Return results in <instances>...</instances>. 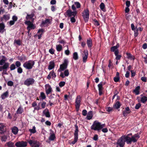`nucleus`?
Segmentation results:
<instances>
[{
	"instance_id": "61",
	"label": "nucleus",
	"mask_w": 147,
	"mask_h": 147,
	"mask_svg": "<svg viewBox=\"0 0 147 147\" xmlns=\"http://www.w3.org/2000/svg\"><path fill=\"white\" fill-rule=\"evenodd\" d=\"M113 108L108 107L106 108V110L108 112H110L112 111L113 110Z\"/></svg>"
},
{
	"instance_id": "38",
	"label": "nucleus",
	"mask_w": 147,
	"mask_h": 147,
	"mask_svg": "<svg viewBox=\"0 0 147 147\" xmlns=\"http://www.w3.org/2000/svg\"><path fill=\"white\" fill-rule=\"evenodd\" d=\"M29 131L32 134H34L36 132V127L34 126L32 127V129H29Z\"/></svg>"
},
{
	"instance_id": "54",
	"label": "nucleus",
	"mask_w": 147,
	"mask_h": 147,
	"mask_svg": "<svg viewBox=\"0 0 147 147\" xmlns=\"http://www.w3.org/2000/svg\"><path fill=\"white\" fill-rule=\"evenodd\" d=\"M118 53H117V54L115 55L116 56L115 59L117 60H119L121 57V56L120 55H118Z\"/></svg>"
},
{
	"instance_id": "64",
	"label": "nucleus",
	"mask_w": 147,
	"mask_h": 147,
	"mask_svg": "<svg viewBox=\"0 0 147 147\" xmlns=\"http://www.w3.org/2000/svg\"><path fill=\"white\" fill-rule=\"evenodd\" d=\"M119 77H116L114 78V80L115 82H117L119 81Z\"/></svg>"
},
{
	"instance_id": "4",
	"label": "nucleus",
	"mask_w": 147,
	"mask_h": 147,
	"mask_svg": "<svg viewBox=\"0 0 147 147\" xmlns=\"http://www.w3.org/2000/svg\"><path fill=\"white\" fill-rule=\"evenodd\" d=\"M68 61L67 59H65L63 63L60 65V67L58 69V71L61 72L64 71L66 69L67 67L68 64Z\"/></svg>"
},
{
	"instance_id": "6",
	"label": "nucleus",
	"mask_w": 147,
	"mask_h": 147,
	"mask_svg": "<svg viewBox=\"0 0 147 147\" xmlns=\"http://www.w3.org/2000/svg\"><path fill=\"white\" fill-rule=\"evenodd\" d=\"M81 97L80 95L78 96L76 99L75 108L76 111L78 112L80 106Z\"/></svg>"
},
{
	"instance_id": "10",
	"label": "nucleus",
	"mask_w": 147,
	"mask_h": 147,
	"mask_svg": "<svg viewBox=\"0 0 147 147\" xmlns=\"http://www.w3.org/2000/svg\"><path fill=\"white\" fill-rule=\"evenodd\" d=\"M27 144L26 141H19L16 142L15 145L17 147H25L27 146Z\"/></svg>"
},
{
	"instance_id": "51",
	"label": "nucleus",
	"mask_w": 147,
	"mask_h": 147,
	"mask_svg": "<svg viewBox=\"0 0 147 147\" xmlns=\"http://www.w3.org/2000/svg\"><path fill=\"white\" fill-rule=\"evenodd\" d=\"M134 36L135 37L137 36L138 34V29H135V30H134Z\"/></svg>"
},
{
	"instance_id": "47",
	"label": "nucleus",
	"mask_w": 147,
	"mask_h": 147,
	"mask_svg": "<svg viewBox=\"0 0 147 147\" xmlns=\"http://www.w3.org/2000/svg\"><path fill=\"white\" fill-rule=\"evenodd\" d=\"M99 90V95H101V82L98 85Z\"/></svg>"
},
{
	"instance_id": "12",
	"label": "nucleus",
	"mask_w": 147,
	"mask_h": 147,
	"mask_svg": "<svg viewBox=\"0 0 147 147\" xmlns=\"http://www.w3.org/2000/svg\"><path fill=\"white\" fill-rule=\"evenodd\" d=\"M46 93L47 95L51 93L52 91V88L49 84H46L45 85Z\"/></svg>"
},
{
	"instance_id": "29",
	"label": "nucleus",
	"mask_w": 147,
	"mask_h": 147,
	"mask_svg": "<svg viewBox=\"0 0 147 147\" xmlns=\"http://www.w3.org/2000/svg\"><path fill=\"white\" fill-rule=\"evenodd\" d=\"M127 55V57L128 59L131 60H134V57L131 55L130 53H126Z\"/></svg>"
},
{
	"instance_id": "30",
	"label": "nucleus",
	"mask_w": 147,
	"mask_h": 147,
	"mask_svg": "<svg viewBox=\"0 0 147 147\" xmlns=\"http://www.w3.org/2000/svg\"><path fill=\"white\" fill-rule=\"evenodd\" d=\"M5 27V25L3 23H0V32L3 33V30Z\"/></svg>"
},
{
	"instance_id": "9",
	"label": "nucleus",
	"mask_w": 147,
	"mask_h": 147,
	"mask_svg": "<svg viewBox=\"0 0 147 147\" xmlns=\"http://www.w3.org/2000/svg\"><path fill=\"white\" fill-rule=\"evenodd\" d=\"M25 24H27L28 26L27 27V29H30L31 30H34L36 28V26L34 25L30 21H26L25 22Z\"/></svg>"
},
{
	"instance_id": "19",
	"label": "nucleus",
	"mask_w": 147,
	"mask_h": 147,
	"mask_svg": "<svg viewBox=\"0 0 147 147\" xmlns=\"http://www.w3.org/2000/svg\"><path fill=\"white\" fill-rule=\"evenodd\" d=\"M5 127L3 124H0V133L3 134L5 131Z\"/></svg>"
},
{
	"instance_id": "40",
	"label": "nucleus",
	"mask_w": 147,
	"mask_h": 147,
	"mask_svg": "<svg viewBox=\"0 0 147 147\" xmlns=\"http://www.w3.org/2000/svg\"><path fill=\"white\" fill-rule=\"evenodd\" d=\"M147 100V97L145 96H143L141 98V101L143 103H145Z\"/></svg>"
},
{
	"instance_id": "48",
	"label": "nucleus",
	"mask_w": 147,
	"mask_h": 147,
	"mask_svg": "<svg viewBox=\"0 0 147 147\" xmlns=\"http://www.w3.org/2000/svg\"><path fill=\"white\" fill-rule=\"evenodd\" d=\"M74 3L77 8H79L80 7L81 5L79 2H76Z\"/></svg>"
},
{
	"instance_id": "60",
	"label": "nucleus",
	"mask_w": 147,
	"mask_h": 147,
	"mask_svg": "<svg viewBox=\"0 0 147 147\" xmlns=\"http://www.w3.org/2000/svg\"><path fill=\"white\" fill-rule=\"evenodd\" d=\"M55 50L53 48H51L49 50V52L51 54H53L54 53Z\"/></svg>"
},
{
	"instance_id": "44",
	"label": "nucleus",
	"mask_w": 147,
	"mask_h": 147,
	"mask_svg": "<svg viewBox=\"0 0 147 147\" xmlns=\"http://www.w3.org/2000/svg\"><path fill=\"white\" fill-rule=\"evenodd\" d=\"M78 137L77 136H74V140L71 142V144H75L77 142Z\"/></svg>"
},
{
	"instance_id": "20",
	"label": "nucleus",
	"mask_w": 147,
	"mask_h": 147,
	"mask_svg": "<svg viewBox=\"0 0 147 147\" xmlns=\"http://www.w3.org/2000/svg\"><path fill=\"white\" fill-rule=\"evenodd\" d=\"M18 59L21 61H24L27 60V59L26 56L24 54H22V56L18 57Z\"/></svg>"
},
{
	"instance_id": "13",
	"label": "nucleus",
	"mask_w": 147,
	"mask_h": 147,
	"mask_svg": "<svg viewBox=\"0 0 147 147\" xmlns=\"http://www.w3.org/2000/svg\"><path fill=\"white\" fill-rule=\"evenodd\" d=\"M88 54V52L87 50H84L83 54H82V60L84 63H85L87 61Z\"/></svg>"
},
{
	"instance_id": "28",
	"label": "nucleus",
	"mask_w": 147,
	"mask_h": 147,
	"mask_svg": "<svg viewBox=\"0 0 147 147\" xmlns=\"http://www.w3.org/2000/svg\"><path fill=\"white\" fill-rule=\"evenodd\" d=\"M75 130L74 133V136H78V132L79 131L78 127L77 124L75 125Z\"/></svg>"
},
{
	"instance_id": "37",
	"label": "nucleus",
	"mask_w": 147,
	"mask_h": 147,
	"mask_svg": "<svg viewBox=\"0 0 147 147\" xmlns=\"http://www.w3.org/2000/svg\"><path fill=\"white\" fill-rule=\"evenodd\" d=\"M4 65L2 66L3 69H6L9 67V64L7 62H6L4 63Z\"/></svg>"
},
{
	"instance_id": "21",
	"label": "nucleus",
	"mask_w": 147,
	"mask_h": 147,
	"mask_svg": "<svg viewBox=\"0 0 147 147\" xmlns=\"http://www.w3.org/2000/svg\"><path fill=\"white\" fill-rule=\"evenodd\" d=\"M130 113V111L129 108V107H127L125 109V110L123 111V114L124 116H126L127 114L129 113Z\"/></svg>"
},
{
	"instance_id": "5",
	"label": "nucleus",
	"mask_w": 147,
	"mask_h": 147,
	"mask_svg": "<svg viewBox=\"0 0 147 147\" xmlns=\"http://www.w3.org/2000/svg\"><path fill=\"white\" fill-rule=\"evenodd\" d=\"M82 16L84 22L86 23L88 21L89 17V13L88 9H87L84 10V12L82 13Z\"/></svg>"
},
{
	"instance_id": "50",
	"label": "nucleus",
	"mask_w": 147,
	"mask_h": 147,
	"mask_svg": "<svg viewBox=\"0 0 147 147\" xmlns=\"http://www.w3.org/2000/svg\"><path fill=\"white\" fill-rule=\"evenodd\" d=\"M15 65L17 67H20L21 65V63L20 62L17 61L16 62Z\"/></svg>"
},
{
	"instance_id": "43",
	"label": "nucleus",
	"mask_w": 147,
	"mask_h": 147,
	"mask_svg": "<svg viewBox=\"0 0 147 147\" xmlns=\"http://www.w3.org/2000/svg\"><path fill=\"white\" fill-rule=\"evenodd\" d=\"M23 111V110L22 109V108L20 107L19 108L17 111V114H21Z\"/></svg>"
},
{
	"instance_id": "59",
	"label": "nucleus",
	"mask_w": 147,
	"mask_h": 147,
	"mask_svg": "<svg viewBox=\"0 0 147 147\" xmlns=\"http://www.w3.org/2000/svg\"><path fill=\"white\" fill-rule=\"evenodd\" d=\"M12 19L15 22L16 21L18 20V17L16 16H13L12 17Z\"/></svg>"
},
{
	"instance_id": "26",
	"label": "nucleus",
	"mask_w": 147,
	"mask_h": 147,
	"mask_svg": "<svg viewBox=\"0 0 147 147\" xmlns=\"http://www.w3.org/2000/svg\"><path fill=\"white\" fill-rule=\"evenodd\" d=\"M18 131V128L16 126L13 127L12 129V132L15 135L17 134Z\"/></svg>"
},
{
	"instance_id": "33",
	"label": "nucleus",
	"mask_w": 147,
	"mask_h": 147,
	"mask_svg": "<svg viewBox=\"0 0 147 147\" xmlns=\"http://www.w3.org/2000/svg\"><path fill=\"white\" fill-rule=\"evenodd\" d=\"M56 49L58 52H60L62 50V47L61 45H57L56 46Z\"/></svg>"
},
{
	"instance_id": "42",
	"label": "nucleus",
	"mask_w": 147,
	"mask_h": 147,
	"mask_svg": "<svg viewBox=\"0 0 147 147\" xmlns=\"http://www.w3.org/2000/svg\"><path fill=\"white\" fill-rule=\"evenodd\" d=\"M50 73L51 75V76H52V78H55L56 77V75L55 73L54 72L53 70L52 71L50 72Z\"/></svg>"
},
{
	"instance_id": "11",
	"label": "nucleus",
	"mask_w": 147,
	"mask_h": 147,
	"mask_svg": "<svg viewBox=\"0 0 147 147\" xmlns=\"http://www.w3.org/2000/svg\"><path fill=\"white\" fill-rule=\"evenodd\" d=\"M77 13L76 11H72L71 10L69 9H68L66 11L67 16L69 17H71L72 16L75 17L76 16Z\"/></svg>"
},
{
	"instance_id": "14",
	"label": "nucleus",
	"mask_w": 147,
	"mask_h": 147,
	"mask_svg": "<svg viewBox=\"0 0 147 147\" xmlns=\"http://www.w3.org/2000/svg\"><path fill=\"white\" fill-rule=\"evenodd\" d=\"M119 47V45L117 44L116 46L112 47L111 49V51L112 52H114L115 55L119 53V52L118 48Z\"/></svg>"
},
{
	"instance_id": "2",
	"label": "nucleus",
	"mask_w": 147,
	"mask_h": 147,
	"mask_svg": "<svg viewBox=\"0 0 147 147\" xmlns=\"http://www.w3.org/2000/svg\"><path fill=\"white\" fill-rule=\"evenodd\" d=\"M34 64V61L29 60L24 63L23 64V66L26 69L30 70L33 68Z\"/></svg>"
},
{
	"instance_id": "17",
	"label": "nucleus",
	"mask_w": 147,
	"mask_h": 147,
	"mask_svg": "<svg viewBox=\"0 0 147 147\" xmlns=\"http://www.w3.org/2000/svg\"><path fill=\"white\" fill-rule=\"evenodd\" d=\"M43 113L45 115V116L47 117H50L51 115L49 111L47 108H46L43 111Z\"/></svg>"
},
{
	"instance_id": "56",
	"label": "nucleus",
	"mask_w": 147,
	"mask_h": 147,
	"mask_svg": "<svg viewBox=\"0 0 147 147\" xmlns=\"http://www.w3.org/2000/svg\"><path fill=\"white\" fill-rule=\"evenodd\" d=\"M87 113V111L86 109H84L82 111V114L83 116H86Z\"/></svg>"
},
{
	"instance_id": "23",
	"label": "nucleus",
	"mask_w": 147,
	"mask_h": 147,
	"mask_svg": "<svg viewBox=\"0 0 147 147\" xmlns=\"http://www.w3.org/2000/svg\"><path fill=\"white\" fill-rule=\"evenodd\" d=\"M140 86H138L134 90L133 92L136 94V95H138L140 93Z\"/></svg>"
},
{
	"instance_id": "63",
	"label": "nucleus",
	"mask_w": 147,
	"mask_h": 147,
	"mask_svg": "<svg viewBox=\"0 0 147 147\" xmlns=\"http://www.w3.org/2000/svg\"><path fill=\"white\" fill-rule=\"evenodd\" d=\"M75 17L73 16L71 18V21L72 23H74L76 22V19L75 18Z\"/></svg>"
},
{
	"instance_id": "55",
	"label": "nucleus",
	"mask_w": 147,
	"mask_h": 147,
	"mask_svg": "<svg viewBox=\"0 0 147 147\" xmlns=\"http://www.w3.org/2000/svg\"><path fill=\"white\" fill-rule=\"evenodd\" d=\"M1 138L2 141L5 142L7 139V138L5 136H2Z\"/></svg>"
},
{
	"instance_id": "45",
	"label": "nucleus",
	"mask_w": 147,
	"mask_h": 147,
	"mask_svg": "<svg viewBox=\"0 0 147 147\" xmlns=\"http://www.w3.org/2000/svg\"><path fill=\"white\" fill-rule=\"evenodd\" d=\"M17 71L18 73L21 74L23 72V69L21 67H18Z\"/></svg>"
},
{
	"instance_id": "7",
	"label": "nucleus",
	"mask_w": 147,
	"mask_h": 147,
	"mask_svg": "<svg viewBox=\"0 0 147 147\" xmlns=\"http://www.w3.org/2000/svg\"><path fill=\"white\" fill-rule=\"evenodd\" d=\"M28 142L31 147H39L40 146V142L37 140H30Z\"/></svg>"
},
{
	"instance_id": "18",
	"label": "nucleus",
	"mask_w": 147,
	"mask_h": 147,
	"mask_svg": "<svg viewBox=\"0 0 147 147\" xmlns=\"http://www.w3.org/2000/svg\"><path fill=\"white\" fill-rule=\"evenodd\" d=\"M55 66V64L53 61H50L49 62V65L48 66V69L49 70H51L53 69Z\"/></svg>"
},
{
	"instance_id": "32",
	"label": "nucleus",
	"mask_w": 147,
	"mask_h": 147,
	"mask_svg": "<svg viewBox=\"0 0 147 147\" xmlns=\"http://www.w3.org/2000/svg\"><path fill=\"white\" fill-rule=\"evenodd\" d=\"M73 58L75 60H77L78 59L79 57L77 52H75L73 53Z\"/></svg>"
},
{
	"instance_id": "31",
	"label": "nucleus",
	"mask_w": 147,
	"mask_h": 147,
	"mask_svg": "<svg viewBox=\"0 0 147 147\" xmlns=\"http://www.w3.org/2000/svg\"><path fill=\"white\" fill-rule=\"evenodd\" d=\"M8 94V92L6 91L4 93L1 95V98L2 99H5L7 97Z\"/></svg>"
},
{
	"instance_id": "22",
	"label": "nucleus",
	"mask_w": 147,
	"mask_h": 147,
	"mask_svg": "<svg viewBox=\"0 0 147 147\" xmlns=\"http://www.w3.org/2000/svg\"><path fill=\"white\" fill-rule=\"evenodd\" d=\"M1 57L2 59L0 60V65H2L5 63V61H7V59L5 56L3 55Z\"/></svg>"
},
{
	"instance_id": "35",
	"label": "nucleus",
	"mask_w": 147,
	"mask_h": 147,
	"mask_svg": "<svg viewBox=\"0 0 147 147\" xmlns=\"http://www.w3.org/2000/svg\"><path fill=\"white\" fill-rule=\"evenodd\" d=\"M10 18V17L9 15H4L3 16V18H1V20L2 21L3 20V19H4L5 21H7Z\"/></svg>"
},
{
	"instance_id": "46",
	"label": "nucleus",
	"mask_w": 147,
	"mask_h": 147,
	"mask_svg": "<svg viewBox=\"0 0 147 147\" xmlns=\"http://www.w3.org/2000/svg\"><path fill=\"white\" fill-rule=\"evenodd\" d=\"M65 82L64 81H61L59 83V86L61 87H62L64 86L65 85Z\"/></svg>"
},
{
	"instance_id": "3",
	"label": "nucleus",
	"mask_w": 147,
	"mask_h": 147,
	"mask_svg": "<svg viewBox=\"0 0 147 147\" xmlns=\"http://www.w3.org/2000/svg\"><path fill=\"white\" fill-rule=\"evenodd\" d=\"M91 129L96 131H99L101 129V123L97 121H95L91 127Z\"/></svg>"
},
{
	"instance_id": "57",
	"label": "nucleus",
	"mask_w": 147,
	"mask_h": 147,
	"mask_svg": "<svg viewBox=\"0 0 147 147\" xmlns=\"http://www.w3.org/2000/svg\"><path fill=\"white\" fill-rule=\"evenodd\" d=\"M93 21L94 22V24L95 25L97 26H98L100 24L97 20L95 19H94V20H93Z\"/></svg>"
},
{
	"instance_id": "62",
	"label": "nucleus",
	"mask_w": 147,
	"mask_h": 147,
	"mask_svg": "<svg viewBox=\"0 0 147 147\" xmlns=\"http://www.w3.org/2000/svg\"><path fill=\"white\" fill-rule=\"evenodd\" d=\"M46 103L45 102H43L41 104V107L42 108L44 109L45 107Z\"/></svg>"
},
{
	"instance_id": "34",
	"label": "nucleus",
	"mask_w": 147,
	"mask_h": 147,
	"mask_svg": "<svg viewBox=\"0 0 147 147\" xmlns=\"http://www.w3.org/2000/svg\"><path fill=\"white\" fill-rule=\"evenodd\" d=\"M55 138V135L53 133L51 134L49 138V140L51 141H53Z\"/></svg>"
},
{
	"instance_id": "24",
	"label": "nucleus",
	"mask_w": 147,
	"mask_h": 147,
	"mask_svg": "<svg viewBox=\"0 0 147 147\" xmlns=\"http://www.w3.org/2000/svg\"><path fill=\"white\" fill-rule=\"evenodd\" d=\"M93 117L92 111H90L88 112V115L86 116V119L88 120H90L92 119Z\"/></svg>"
},
{
	"instance_id": "27",
	"label": "nucleus",
	"mask_w": 147,
	"mask_h": 147,
	"mask_svg": "<svg viewBox=\"0 0 147 147\" xmlns=\"http://www.w3.org/2000/svg\"><path fill=\"white\" fill-rule=\"evenodd\" d=\"M87 44L88 47L91 48L92 47V40L90 38H89L87 40Z\"/></svg>"
},
{
	"instance_id": "36",
	"label": "nucleus",
	"mask_w": 147,
	"mask_h": 147,
	"mask_svg": "<svg viewBox=\"0 0 147 147\" xmlns=\"http://www.w3.org/2000/svg\"><path fill=\"white\" fill-rule=\"evenodd\" d=\"M6 144L8 147H15L14 143L11 142H7Z\"/></svg>"
},
{
	"instance_id": "39",
	"label": "nucleus",
	"mask_w": 147,
	"mask_h": 147,
	"mask_svg": "<svg viewBox=\"0 0 147 147\" xmlns=\"http://www.w3.org/2000/svg\"><path fill=\"white\" fill-rule=\"evenodd\" d=\"M104 124L102 125V131L104 133H107L108 131V129L107 128H103L105 126Z\"/></svg>"
},
{
	"instance_id": "49",
	"label": "nucleus",
	"mask_w": 147,
	"mask_h": 147,
	"mask_svg": "<svg viewBox=\"0 0 147 147\" xmlns=\"http://www.w3.org/2000/svg\"><path fill=\"white\" fill-rule=\"evenodd\" d=\"M16 68V65L14 64H11L10 66V70L12 71L14 70Z\"/></svg>"
},
{
	"instance_id": "8",
	"label": "nucleus",
	"mask_w": 147,
	"mask_h": 147,
	"mask_svg": "<svg viewBox=\"0 0 147 147\" xmlns=\"http://www.w3.org/2000/svg\"><path fill=\"white\" fill-rule=\"evenodd\" d=\"M35 82V80L33 78H30L26 80L24 82V84L28 86L30 85L33 84Z\"/></svg>"
},
{
	"instance_id": "15",
	"label": "nucleus",
	"mask_w": 147,
	"mask_h": 147,
	"mask_svg": "<svg viewBox=\"0 0 147 147\" xmlns=\"http://www.w3.org/2000/svg\"><path fill=\"white\" fill-rule=\"evenodd\" d=\"M51 23L50 19H47L44 21H42L40 24V26L41 27H43L46 24H48Z\"/></svg>"
},
{
	"instance_id": "52",
	"label": "nucleus",
	"mask_w": 147,
	"mask_h": 147,
	"mask_svg": "<svg viewBox=\"0 0 147 147\" xmlns=\"http://www.w3.org/2000/svg\"><path fill=\"white\" fill-rule=\"evenodd\" d=\"M7 85L9 86H12L13 85V83L11 81H9L7 83Z\"/></svg>"
},
{
	"instance_id": "53",
	"label": "nucleus",
	"mask_w": 147,
	"mask_h": 147,
	"mask_svg": "<svg viewBox=\"0 0 147 147\" xmlns=\"http://www.w3.org/2000/svg\"><path fill=\"white\" fill-rule=\"evenodd\" d=\"M34 16L33 14H31L30 15L27 14V16L26 17V18L28 19V18L31 19Z\"/></svg>"
},
{
	"instance_id": "16",
	"label": "nucleus",
	"mask_w": 147,
	"mask_h": 147,
	"mask_svg": "<svg viewBox=\"0 0 147 147\" xmlns=\"http://www.w3.org/2000/svg\"><path fill=\"white\" fill-rule=\"evenodd\" d=\"M69 74V70L68 69L65 70L64 72V74L63 72H61L60 74V76L62 78H63L65 76H68Z\"/></svg>"
},
{
	"instance_id": "25",
	"label": "nucleus",
	"mask_w": 147,
	"mask_h": 147,
	"mask_svg": "<svg viewBox=\"0 0 147 147\" xmlns=\"http://www.w3.org/2000/svg\"><path fill=\"white\" fill-rule=\"evenodd\" d=\"M121 105L120 102L118 101H117L113 105V108L117 109L120 108Z\"/></svg>"
},
{
	"instance_id": "41",
	"label": "nucleus",
	"mask_w": 147,
	"mask_h": 147,
	"mask_svg": "<svg viewBox=\"0 0 147 147\" xmlns=\"http://www.w3.org/2000/svg\"><path fill=\"white\" fill-rule=\"evenodd\" d=\"M40 97H41L42 100L45 99L46 98V96L45 93L43 92H42L40 93Z\"/></svg>"
},
{
	"instance_id": "1",
	"label": "nucleus",
	"mask_w": 147,
	"mask_h": 147,
	"mask_svg": "<svg viewBox=\"0 0 147 147\" xmlns=\"http://www.w3.org/2000/svg\"><path fill=\"white\" fill-rule=\"evenodd\" d=\"M131 135V134H129L127 135L121 136L117 140V147H123L125 142H126L127 144H131L132 142H136L140 138L138 134H135L133 136Z\"/></svg>"
},
{
	"instance_id": "58",
	"label": "nucleus",
	"mask_w": 147,
	"mask_h": 147,
	"mask_svg": "<svg viewBox=\"0 0 147 147\" xmlns=\"http://www.w3.org/2000/svg\"><path fill=\"white\" fill-rule=\"evenodd\" d=\"M102 11L104 12L106 11V9L105 8V5L103 3H102Z\"/></svg>"
}]
</instances>
